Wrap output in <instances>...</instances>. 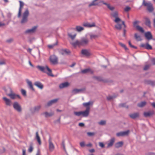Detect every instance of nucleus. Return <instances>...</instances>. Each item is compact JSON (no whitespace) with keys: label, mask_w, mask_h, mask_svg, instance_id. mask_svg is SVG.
I'll return each mask as SVG.
<instances>
[{"label":"nucleus","mask_w":155,"mask_h":155,"mask_svg":"<svg viewBox=\"0 0 155 155\" xmlns=\"http://www.w3.org/2000/svg\"><path fill=\"white\" fill-rule=\"evenodd\" d=\"M59 52L62 55H65L68 54L70 53V51L68 49H62L59 51Z\"/></svg>","instance_id":"14"},{"label":"nucleus","mask_w":155,"mask_h":155,"mask_svg":"<svg viewBox=\"0 0 155 155\" xmlns=\"http://www.w3.org/2000/svg\"><path fill=\"white\" fill-rule=\"evenodd\" d=\"M36 138L37 139V141L40 144H41V141L40 140V137H39L38 134V132H37L36 133Z\"/></svg>","instance_id":"33"},{"label":"nucleus","mask_w":155,"mask_h":155,"mask_svg":"<svg viewBox=\"0 0 155 155\" xmlns=\"http://www.w3.org/2000/svg\"><path fill=\"white\" fill-rule=\"evenodd\" d=\"M14 108L17 112H20L22 111V109L20 104L17 102H15L13 104Z\"/></svg>","instance_id":"6"},{"label":"nucleus","mask_w":155,"mask_h":155,"mask_svg":"<svg viewBox=\"0 0 155 155\" xmlns=\"http://www.w3.org/2000/svg\"><path fill=\"white\" fill-rule=\"evenodd\" d=\"M76 34H74L73 35H72L71 33H68V35L69 36L70 38H71L72 40H73L74 39V38H75V37H76Z\"/></svg>","instance_id":"44"},{"label":"nucleus","mask_w":155,"mask_h":155,"mask_svg":"<svg viewBox=\"0 0 155 155\" xmlns=\"http://www.w3.org/2000/svg\"><path fill=\"white\" fill-rule=\"evenodd\" d=\"M134 37L137 41H141L142 40V39L140 35H138L137 33L135 34Z\"/></svg>","instance_id":"35"},{"label":"nucleus","mask_w":155,"mask_h":155,"mask_svg":"<svg viewBox=\"0 0 155 155\" xmlns=\"http://www.w3.org/2000/svg\"><path fill=\"white\" fill-rule=\"evenodd\" d=\"M13 40V39L12 38H10L6 40V42L8 43H11Z\"/></svg>","instance_id":"61"},{"label":"nucleus","mask_w":155,"mask_h":155,"mask_svg":"<svg viewBox=\"0 0 155 155\" xmlns=\"http://www.w3.org/2000/svg\"><path fill=\"white\" fill-rule=\"evenodd\" d=\"M2 99L5 101L6 105L8 106H11L12 103L11 101L9 99L5 97H3Z\"/></svg>","instance_id":"17"},{"label":"nucleus","mask_w":155,"mask_h":155,"mask_svg":"<svg viewBox=\"0 0 155 155\" xmlns=\"http://www.w3.org/2000/svg\"><path fill=\"white\" fill-rule=\"evenodd\" d=\"M51 62L53 64H55L57 63L58 59L55 55L51 56L50 58Z\"/></svg>","instance_id":"15"},{"label":"nucleus","mask_w":155,"mask_h":155,"mask_svg":"<svg viewBox=\"0 0 155 155\" xmlns=\"http://www.w3.org/2000/svg\"><path fill=\"white\" fill-rule=\"evenodd\" d=\"M130 9V8L129 7L127 6L124 9V11L126 12H127L129 11Z\"/></svg>","instance_id":"59"},{"label":"nucleus","mask_w":155,"mask_h":155,"mask_svg":"<svg viewBox=\"0 0 155 155\" xmlns=\"http://www.w3.org/2000/svg\"><path fill=\"white\" fill-rule=\"evenodd\" d=\"M33 149V144L32 143H31L29 147L28 150V152L30 153L32 151Z\"/></svg>","instance_id":"41"},{"label":"nucleus","mask_w":155,"mask_h":155,"mask_svg":"<svg viewBox=\"0 0 155 155\" xmlns=\"http://www.w3.org/2000/svg\"><path fill=\"white\" fill-rule=\"evenodd\" d=\"M53 113H48V112H46L42 114H44L45 117H47L48 116L51 117L54 114Z\"/></svg>","instance_id":"31"},{"label":"nucleus","mask_w":155,"mask_h":155,"mask_svg":"<svg viewBox=\"0 0 155 155\" xmlns=\"http://www.w3.org/2000/svg\"><path fill=\"white\" fill-rule=\"evenodd\" d=\"M58 100V99L56 98L51 100L48 102L47 105L48 106H51L53 104L56 103Z\"/></svg>","instance_id":"24"},{"label":"nucleus","mask_w":155,"mask_h":155,"mask_svg":"<svg viewBox=\"0 0 155 155\" xmlns=\"http://www.w3.org/2000/svg\"><path fill=\"white\" fill-rule=\"evenodd\" d=\"M21 92L23 96H26V91L25 90H24L23 89H21Z\"/></svg>","instance_id":"50"},{"label":"nucleus","mask_w":155,"mask_h":155,"mask_svg":"<svg viewBox=\"0 0 155 155\" xmlns=\"http://www.w3.org/2000/svg\"><path fill=\"white\" fill-rule=\"evenodd\" d=\"M128 44H129V45H130V46L131 47V48H135V49H137V47H135L133 45H132L131 43V42L130 41H129L128 42Z\"/></svg>","instance_id":"53"},{"label":"nucleus","mask_w":155,"mask_h":155,"mask_svg":"<svg viewBox=\"0 0 155 155\" xmlns=\"http://www.w3.org/2000/svg\"><path fill=\"white\" fill-rule=\"evenodd\" d=\"M81 53L82 54L86 57H88L91 54L88 50L85 49H83L81 50Z\"/></svg>","instance_id":"12"},{"label":"nucleus","mask_w":155,"mask_h":155,"mask_svg":"<svg viewBox=\"0 0 155 155\" xmlns=\"http://www.w3.org/2000/svg\"><path fill=\"white\" fill-rule=\"evenodd\" d=\"M91 103H92V102L91 101H89L87 103H83V105L84 106L86 107V108L89 107V110L90 109V107H89V105L91 104Z\"/></svg>","instance_id":"38"},{"label":"nucleus","mask_w":155,"mask_h":155,"mask_svg":"<svg viewBox=\"0 0 155 155\" xmlns=\"http://www.w3.org/2000/svg\"><path fill=\"white\" fill-rule=\"evenodd\" d=\"M150 65H146L143 68V70H146L149 69Z\"/></svg>","instance_id":"58"},{"label":"nucleus","mask_w":155,"mask_h":155,"mask_svg":"<svg viewBox=\"0 0 155 155\" xmlns=\"http://www.w3.org/2000/svg\"><path fill=\"white\" fill-rule=\"evenodd\" d=\"M130 131L129 130H127L126 131L120 132L117 133L116 134V135L117 137L124 136L128 135Z\"/></svg>","instance_id":"10"},{"label":"nucleus","mask_w":155,"mask_h":155,"mask_svg":"<svg viewBox=\"0 0 155 155\" xmlns=\"http://www.w3.org/2000/svg\"><path fill=\"white\" fill-rule=\"evenodd\" d=\"M99 145L100 147L102 148H103L104 147V144L102 142H100L99 143Z\"/></svg>","instance_id":"60"},{"label":"nucleus","mask_w":155,"mask_h":155,"mask_svg":"<svg viewBox=\"0 0 155 155\" xmlns=\"http://www.w3.org/2000/svg\"><path fill=\"white\" fill-rule=\"evenodd\" d=\"M87 134L88 136H92L94 135L95 133L94 132L92 133L88 132L87 133Z\"/></svg>","instance_id":"55"},{"label":"nucleus","mask_w":155,"mask_h":155,"mask_svg":"<svg viewBox=\"0 0 155 155\" xmlns=\"http://www.w3.org/2000/svg\"><path fill=\"white\" fill-rule=\"evenodd\" d=\"M76 30L78 32H80L84 29L83 27L80 26H76Z\"/></svg>","instance_id":"39"},{"label":"nucleus","mask_w":155,"mask_h":155,"mask_svg":"<svg viewBox=\"0 0 155 155\" xmlns=\"http://www.w3.org/2000/svg\"><path fill=\"white\" fill-rule=\"evenodd\" d=\"M36 67L39 70L47 73L48 75L51 76H54L52 74L51 70L48 66H46L45 67H43L38 65Z\"/></svg>","instance_id":"2"},{"label":"nucleus","mask_w":155,"mask_h":155,"mask_svg":"<svg viewBox=\"0 0 155 155\" xmlns=\"http://www.w3.org/2000/svg\"><path fill=\"white\" fill-rule=\"evenodd\" d=\"M4 90L6 92V94L8 96L9 94H10L12 92V89L9 87H8L7 88H4Z\"/></svg>","instance_id":"28"},{"label":"nucleus","mask_w":155,"mask_h":155,"mask_svg":"<svg viewBox=\"0 0 155 155\" xmlns=\"http://www.w3.org/2000/svg\"><path fill=\"white\" fill-rule=\"evenodd\" d=\"M34 84L40 89H42L43 88V84L40 82L36 81L35 83Z\"/></svg>","instance_id":"26"},{"label":"nucleus","mask_w":155,"mask_h":155,"mask_svg":"<svg viewBox=\"0 0 155 155\" xmlns=\"http://www.w3.org/2000/svg\"><path fill=\"white\" fill-rule=\"evenodd\" d=\"M107 7L111 11L113 10L114 8V7L111 6L110 5H108V6Z\"/></svg>","instance_id":"56"},{"label":"nucleus","mask_w":155,"mask_h":155,"mask_svg":"<svg viewBox=\"0 0 155 155\" xmlns=\"http://www.w3.org/2000/svg\"><path fill=\"white\" fill-rule=\"evenodd\" d=\"M89 108L87 107L86 110L84 111L74 112V114L77 116H80L82 115L83 117H86L88 116L89 112Z\"/></svg>","instance_id":"3"},{"label":"nucleus","mask_w":155,"mask_h":155,"mask_svg":"<svg viewBox=\"0 0 155 155\" xmlns=\"http://www.w3.org/2000/svg\"><path fill=\"white\" fill-rule=\"evenodd\" d=\"M93 78L97 80V81H102V80L101 78L100 77H98V76H94Z\"/></svg>","instance_id":"43"},{"label":"nucleus","mask_w":155,"mask_h":155,"mask_svg":"<svg viewBox=\"0 0 155 155\" xmlns=\"http://www.w3.org/2000/svg\"><path fill=\"white\" fill-rule=\"evenodd\" d=\"M27 83L29 86V88L31 89L32 91H34L35 89L33 88L32 82L31 81L28 80L27 81Z\"/></svg>","instance_id":"30"},{"label":"nucleus","mask_w":155,"mask_h":155,"mask_svg":"<svg viewBox=\"0 0 155 155\" xmlns=\"http://www.w3.org/2000/svg\"><path fill=\"white\" fill-rule=\"evenodd\" d=\"M121 21V20L120 18L118 17L115 18V19L114 20V21L117 23H118L119 22Z\"/></svg>","instance_id":"46"},{"label":"nucleus","mask_w":155,"mask_h":155,"mask_svg":"<svg viewBox=\"0 0 155 155\" xmlns=\"http://www.w3.org/2000/svg\"><path fill=\"white\" fill-rule=\"evenodd\" d=\"M106 122L105 120H102L100 122H98V123L99 124L101 125H104L106 124Z\"/></svg>","instance_id":"47"},{"label":"nucleus","mask_w":155,"mask_h":155,"mask_svg":"<svg viewBox=\"0 0 155 155\" xmlns=\"http://www.w3.org/2000/svg\"><path fill=\"white\" fill-rule=\"evenodd\" d=\"M116 97V96H110L109 95L108 97H107V99L108 101H110L111 100L114 98Z\"/></svg>","instance_id":"45"},{"label":"nucleus","mask_w":155,"mask_h":155,"mask_svg":"<svg viewBox=\"0 0 155 155\" xmlns=\"http://www.w3.org/2000/svg\"><path fill=\"white\" fill-rule=\"evenodd\" d=\"M146 103L145 101H142L140 103H139L137 104V106L140 107H142L146 105Z\"/></svg>","instance_id":"37"},{"label":"nucleus","mask_w":155,"mask_h":155,"mask_svg":"<svg viewBox=\"0 0 155 155\" xmlns=\"http://www.w3.org/2000/svg\"><path fill=\"white\" fill-rule=\"evenodd\" d=\"M97 37V35H90V38L91 39L95 38Z\"/></svg>","instance_id":"54"},{"label":"nucleus","mask_w":155,"mask_h":155,"mask_svg":"<svg viewBox=\"0 0 155 155\" xmlns=\"http://www.w3.org/2000/svg\"><path fill=\"white\" fill-rule=\"evenodd\" d=\"M152 62L153 64H155V58H153L152 59Z\"/></svg>","instance_id":"63"},{"label":"nucleus","mask_w":155,"mask_h":155,"mask_svg":"<svg viewBox=\"0 0 155 155\" xmlns=\"http://www.w3.org/2000/svg\"><path fill=\"white\" fill-rule=\"evenodd\" d=\"M41 108V105L35 106L33 108L31 109V112L33 113H38L39 111Z\"/></svg>","instance_id":"11"},{"label":"nucleus","mask_w":155,"mask_h":155,"mask_svg":"<svg viewBox=\"0 0 155 155\" xmlns=\"http://www.w3.org/2000/svg\"><path fill=\"white\" fill-rule=\"evenodd\" d=\"M81 72L83 74H86L88 72H90L91 74L93 73V71L90 68H87L81 71Z\"/></svg>","instance_id":"27"},{"label":"nucleus","mask_w":155,"mask_h":155,"mask_svg":"<svg viewBox=\"0 0 155 155\" xmlns=\"http://www.w3.org/2000/svg\"><path fill=\"white\" fill-rule=\"evenodd\" d=\"M37 27L35 26L27 30L25 32L26 34H31L34 32L37 28Z\"/></svg>","instance_id":"13"},{"label":"nucleus","mask_w":155,"mask_h":155,"mask_svg":"<svg viewBox=\"0 0 155 155\" xmlns=\"http://www.w3.org/2000/svg\"><path fill=\"white\" fill-rule=\"evenodd\" d=\"M153 114V111H149L144 112L143 113V115L145 117H147L152 115Z\"/></svg>","instance_id":"29"},{"label":"nucleus","mask_w":155,"mask_h":155,"mask_svg":"<svg viewBox=\"0 0 155 155\" xmlns=\"http://www.w3.org/2000/svg\"><path fill=\"white\" fill-rule=\"evenodd\" d=\"M145 24L147 26L150 27V22L148 18H145Z\"/></svg>","instance_id":"32"},{"label":"nucleus","mask_w":155,"mask_h":155,"mask_svg":"<svg viewBox=\"0 0 155 155\" xmlns=\"http://www.w3.org/2000/svg\"><path fill=\"white\" fill-rule=\"evenodd\" d=\"M29 15V12L28 9H26L23 13L22 18L21 21V23L23 24L26 22L28 21V17Z\"/></svg>","instance_id":"5"},{"label":"nucleus","mask_w":155,"mask_h":155,"mask_svg":"<svg viewBox=\"0 0 155 155\" xmlns=\"http://www.w3.org/2000/svg\"><path fill=\"white\" fill-rule=\"evenodd\" d=\"M84 89H75L73 90L72 92L74 94H75L80 92H81L84 91Z\"/></svg>","instance_id":"25"},{"label":"nucleus","mask_w":155,"mask_h":155,"mask_svg":"<svg viewBox=\"0 0 155 155\" xmlns=\"http://www.w3.org/2000/svg\"><path fill=\"white\" fill-rule=\"evenodd\" d=\"M140 47L144 48L147 50H151L152 49V47L148 43H142L141 44Z\"/></svg>","instance_id":"9"},{"label":"nucleus","mask_w":155,"mask_h":155,"mask_svg":"<svg viewBox=\"0 0 155 155\" xmlns=\"http://www.w3.org/2000/svg\"><path fill=\"white\" fill-rule=\"evenodd\" d=\"M119 44L121 46L124 48L125 49V50H127V48L125 45L121 43H119Z\"/></svg>","instance_id":"51"},{"label":"nucleus","mask_w":155,"mask_h":155,"mask_svg":"<svg viewBox=\"0 0 155 155\" xmlns=\"http://www.w3.org/2000/svg\"><path fill=\"white\" fill-rule=\"evenodd\" d=\"M139 22L138 21H135L133 23V25L134 27H135L137 30L142 33H143L144 32V31L143 28L137 25V24Z\"/></svg>","instance_id":"8"},{"label":"nucleus","mask_w":155,"mask_h":155,"mask_svg":"<svg viewBox=\"0 0 155 155\" xmlns=\"http://www.w3.org/2000/svg\"><path fill=\"white\" fill-rule=\"evenodd\" d=\"M61 146L63 147L64 150L65 151H66V149H65V144H64V141H62V143L61 144Z\"/></svg>","instance_id":"57"},{"label":"nucleus","mask_w":155,"mask_h":155,"mask_svg":"<svg viewBox=\"0 0 155 155\" xmlns=\"http://www.w3.org/2000/svg\"><path fill=\"white\" fill-rule=\"evenodd\" d=\"M115 27L118 30H121V24L117 23V25H115Z\"/></svg>","instance_id":"42"},{"label":"nucleus","mask_w":155,"mask_h":155,"mask_svg":"<svg viewBox=\"0 0 155 155\" xmlns=\"http://www.w3.org/2000/svg\"><path fill=\"white\" fill-rule=\"evenodd\" d=\"M83 25L85 27L89 28H91L95 27V24L94 22H92L91 23H84Z\"/></svg>","instance_id":"21"},{"label":"nucleus","mask_w":155,"mask_h":155,"mask_svg":"<svg viewBox=\"0 0 155 155\" xmlns=\"http://www.w3.org/2000/svg\"><path fill=\"white\" fill-rule=\"evenodd\" d=\"M79 126L80 127H83L84 126V124L82 123H79Z\"/></svg>","instance_id":"64"},{"label":"nucleus","mask_w":155,"mask_h":155,"mask_svg":"<svg viewBox=\"0 0 155 155\" xmlns=\"http://www.w3.org/2000/svg\"><path fill=\"white\" fill-rule=\"evenodd\" d=\"M142 5L147 7V9L150 12H152L153 10L152 4L150 2H146L143 0Z\"/></svg>","instance_id":"4"},{"label":"nucleus","mask_w":155,"mask_h":155,"mask_svg":"<svg viewBox=\"0 0 155 155\" xmlns=\"http://www.w3.org/2000/svg\"><path fill=\"white\" fill-rule=\"evenodd\" d=\"M111 15L115 18L118 17V13L117 12H115L112 13Z\"/></svg>","instance_id":"40"},{"label":"nucleus","mask_w":155,"mask_h":155,"mask_svg":"<svg viewBox=\"0 0 155 155\" xmlns=\"http://www.w3.org/2000/svg\"><path fill=\"white\" fill-rule=\"evenodd\" d=\"M57 44V43H56L52 45H48V47L49 48L51 49L53 48L54 46L56 45Z\"/></svg>","instance_id":"49"},{"label":"nucleus","mask_w":155,"mask_h":155,"mask_svg":"<svg viewBox=\"0 0 155 155\" xmlns=\"http://www.w3.org/2000/svg\"><path fill=\"white\" fill-rule=\"evenodd\" d=\"M129 115L131 118L134 119L139 117V113H135L130 114Z\"/></svg>","instance_id":"23"},{"label":"nucleus","mask_w":155,"mask_h":155,"mask_svg":"<svg viewBox=\"0 0 155 155\" xmlns=\"http://www.w3.org/2000/svg\"><path fill=\"white\" fill-rule=\"evenodd\" d=\"M8 96L12 99H15L16 97H17L19 99L21 98L20 97L19 95L16 94H15L14 93L13 91L10 94H8Z\"/></svg>","instance_id":"16"},{"label":"nucleus","mask_w":155,"mask_h":155,"mask_svg":"<svg viewBox=\"0 0 155 155\" xmlns=\"http://www.w3.org/2000/svg\"><path fill=\"white\" fill-rule=\"evenodd\" d=\"M48 143L49 150L52 152L54 149V146L52 142L51 138L50 136L49 137Z\"/></svg>","instance_id":"7"},{"label":"nucleus","mask_w":155,"mask_h":155,"mask_svg":"<svg viewBox=\"0 0 155 155\" xmlns=\"http://www.w3.org/2000/svg\"><path fill=\"white\" fill-rule=\"evenodd\" d=\"M115 141V138L114 137L111 138L109 140V142L107 143V147H112Z\"/></svg>","instance_id":"22"},{"label":"nucleus","mask_w":155,"mask_h":155,"mask_svg":"<svg viewBox=\"0 0 155 155\" xmlns=\"http://www.w3.org/2000/svg\"><path fill=\"white\" fill-rule=\"evenodd\" d=\"M80 145L81 147H84L85 146V143L84 142H81L80 143Z\"/></svg>","instance_id":"62"},{"label":"nucleus","mask_w":155,"mask_h":155,"mask_svg":"<svg viewBox=\"0 0 155 155\" xmlns=\"http://www.w3.org/2000/svg\"><path fill=\"white\" fill-rule=\"evenodd\" d=\"M69 83L66 82L60 84L59 85V87L60 88L62 89L64 88L67 87L69 86Z\"/></svg>","instance_id":"20"},{"label":"nucleus","mask_w":155,"mask_h":155,"mask_svg":"<svg viewBox=\"0 0 155 155\" xmlns=\"http://www.w3.org/2000/svg\"><path fill=\"white\" fill-rule=\"evenodd\" d=\"M89 42V40L88 38L85 37H83L81 38L80 41L76 40L74 42L72 43L74 46H84L88 44Z\"/></svg>","instance_id":"1"},{"label":"nucleus","mask_w":155,"mask_h":155,"mask_svg":"<svg viewBox=\"0 0 155 155\" xmlns=\"http://www.w3.org/2000/svg\"><path fill=\"white\" fill-rule=\"evenodd\" d=\"M97 1L95 0H94L89 5V7H91L92 6H95L97 5L98 3L96 2Z\"/></svg>","instance_id":"36"},{"label":"nucleus","mask_w":155,"mask_h":155,"mask_svg":"<svg viewBox=\"0 0 155 155\" xmlns=\"http://www.w3.org/2000/svg\"><path fill=\"white\" fill-rule=\"evenodd\" d=\"M19 2L20 3V7L19 9L18 13V17H20L21 15V8L23 7L24 3L23 2H21V1H19Z\"/></svg>","instance_id":"18"},{"label":"nucleus","mask_w":155,"mask_h":155,"mask_svg":"<svg viewBox=\"0 0 155 155\" xmlns=\"http://www.w3.org/2000/svg\"><path fill=\"white\" fill-rule=\"evenodd\" d=\"M119 106L120 107H126L127 108H128V106H126V104H124V103L121 104H120Z\"/></svg>","instance_id":"52"},{"label":"nucleus","mask_w":155,"mask_h":155,"mask_svg":"<svg viewBox=\"0 0 155 155\" xmlns=\"http://www.w3.org/2000/svg\"><path fill=\"white\" fill-rule=\"evenodd\" d=\"M123 145V142L122 141H120L116 143L115 144L116 147L118 148L121 147Z\"/></svg>","instance_id":"34"},{"label":"nucleus","mask_w":155,"mask_h":155,"mask_svg":"<svg viewBox=\"0 0 155 155\" xmlns=\"http://www.w3.org/2000/svg\"><path fill=\"white\" fill-rule=\"evenodd\" d=\"M6 63V61L5 60L3 59L0 60V65H3L5 64Z\"/></svg>","instance_id":"48"},{"label":"nucleus","mask_w":155,"mask_h":155,"mask_svg":"<svg viewBox=\"0 0 155 155\" xmlns=\"http://www.w3.org/2000/svg\"><path fill=\"white\" fill-rule=\"evenodd\" d=\"M144 35L145 37L148 40H151L152 38V35L150 31H148L145 33Z\"/></svg>","instance_id":"19"}]
</instances>
